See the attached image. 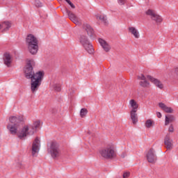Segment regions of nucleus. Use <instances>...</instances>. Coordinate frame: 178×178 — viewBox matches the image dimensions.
Returning <instances> with one entry per match:
<instances>
[{"label": "nucleus", "mask_w": 178, "mask_h": 178, "mask_svg": "<svg viewBox=\"0 0 178 178\" xmlns=\"http://www.w3.org/2000/svg\"><path fill=\"white\" fill-rule=\"evenodd\" d=\"M34 66H35V62L33 60H29L24 68L26 79H31V90L33 93L38 91L44 74L43 71H38L34 73Z\"/></svg>", "instance_id": "1"}, {"label": "nucleus", "mask_w": 178, "mask_h": 178, "mask_svg": "<svg viewBox=\"0 0 178 178\" xmlns=\"http://www.w3.org/2000/svg\"><path fill=\"white\" fill-rule=\"evenodd\" d=\"M10 123L7 125V129L13 136H17L18 129L23 123L24 118L22 116H11L9 118Z\"/></svg>", "instance_id": "2"}, {"label": "nucleus", "mask_w": 178, "mask_h": 178, "mask_svg": "<svg viewBox=\"0 0 178 178\" xmlns=\"http://www.w3.org/2000/svg\"><path fill=\"white\" fill-rule=\"evenodd\" d=\"M26 42L30 54L36 55L37 52H38V39L34 35L29 34L26 36Z\"/></svg>", "instance_id": "3"}, {"label": "nucleus", "mask_w": 178, "mask_h": 178, "mask_svg": "<svg viewBox=\"0 0 178 178\" xmlns=\"http://www.w3.org/2000/svg\"><path fill=\"white\" fill-rule=\"evenodd\" d=\"M47 152L50 154L53 159H56L60 156V149L59 144L56 141H51L50 145L47 147Z\"/></svg>", "instance_id": "4"}, {"label": "nucleus", "mask_w": 178, "mask_h": 178, "mask_svg": "<svg viewBox=\"0 0 178 178\" xmlns=\"http://www.w3.org/2000/svg\"><path fill=\"white\" fill-rule=\"evenodd\" d=\"M34 131H31L30 126L24 125L21 129L17 133V136L19 140H24L27 136H33Z\"/></svg>", "instance_id": "5"}, {"label": "nucleus", "mask_w": 178, "mask_h": 178, "mask_svg": "<svg viewBox=\"0 0 178 178\" xmlns=\"http://www.w3.org/2000/svg\"><path fill=\"white\" fill-rule=\"evenodd\" d=\"M100 154L104 159H113L116 158V152L112 147H106L100 151Z\"/></svg>", "instance_id": "6"}, {"label": "nucleus", "mask_w": 178, "mask_h": 178, "mask_svg": "<svg viewBox=\"0 0 178 178\" xmlns=\"http://www.w3.org/2000/svg\"><path fill=\"white\" fill-rule=\"evenodd\" d=\"M79 40L86 51H87L90 55L94 54V47H92V44L90 41H88L87 36L81 35Z\"/></svg>", "instance_id": "7"}, {"label": "nucleus", "mask_w": 178, "mask_h": 178, "mask_svg": "<svg viewBox=\"0 0 178 178\" xmlns=\"http://www.w3.org/2000/svg\"><path fill=\"white\" fill-rule=\"evenodd\" d=\"M65 12L71 22L74 23L76 26H81V19L79 17L76 16L73 12L70 11L67 8L65 9Z\"/></svg>", "instance_id": "8"}, {"label": "nucleus", "mask_w": 178, "mask_h": 178, "mask_svg": "<svg viewBox=\"0 0 178 178\" xmlns=\"http://www.w3.org/2000/svg\"><path fill=\"white\" fill-rule=\"evenodd\" d=\"M147 159L149 163H154L156 161V154H155V150L154 148L149 149V150L147 153Z\"/></svg>", "instance_id": "9"}, {"label": "nucleus", "mask_w": 178, "mask_h": 178, "mask_svg": "<svg viewBox=\"0 0 178 178\" xmlns=\"http://www.w3.org/2000/svg\"><path fill=\"white\" fill-rule=\"evenodd\" d=\"M146 15L148 16H152V19L156 22V23H162V17L155 14L152 10H148L146 12Z\"/></svg>", "instance_id": "10"}, {"label": "nucleus", "mask_w": 178, "mask_h": 178, "mask_svg": "<svg viewBox=\"0 0 178 178\" xmlns=\"http://www.w3.org/2000/svg\"><path fill=\"white\" fill-rule=\"evenodd\" d=\"M40 151V139L35 138L32 145V155L34 156Z\"/></svg>", "instance_id": "11"}, {"label": "nucleus", "mask_w": 178, "mask_h": 178, "mask_svg": "<svg viewBox=\"0 0 178 178\" xmlns=\"http://www.w3.org/2000/svg\"><path fill=\"white\" fill-rule=\"evenodd\" d=\"M170 139V134H168L164 138V144L167 148V149H173V143Z\"/></svg>", "instance_id": "12"}, {"label": "nucleus", "mask_w": 178, "mask_h": 178, "mask_svg": "<svg viewBox=\"0 0 178 178\" xmlns=\"http://www.w3.org/2000/svg\"><path fill=\"white\" fill-rule=\"evenodd\" d=\"M3 59L4 65H6L7 67H10V65L12 64V56H10V54L8 52L4 53Z\"/></svg>", "instance_id": "13"}, {"label": "nucleus", "mask_w": 178, "mask_h": 178, "mask_svg": "<svg viewBox=\"0 0 178 178\" xmlns=\"http://www.w3.org/2000/svg\"><path fill=\"white\" fill-rule=\"evenodd\" d=\"M83 27L88 33V35H89L90 38L94 39V29L92 27H91V26L88 24H83Z\"/></svg>", "instance_id": "14"}, {"label": "nucleus", "mask_w": 178, "mask_h": 178, "mask_svg": "<svg viewBox=\"0 0 178 178\" xmlns=\"http://www.w3.org/2000/svg\"><path fill=\"white\" fill-rule=\"evenodd\" d=\"M99 43L105 52H109L111 51V45H109V44H108L104 39L99 38Z\"/></svg>", "instance_id": "15"}, {"label": "nucleus", "mask_w": 178, "mask_h": 178, "mask_svg": "<svg viewBox=\"0 0 178 178\" xmlns=\"http://www.w3.org/2000/svg\"><path fill=\"white\" fill-rule=\"evenodd\" d=\"M147 79H149V80H150L152 83H154L156 87L160 88V90H162V88H163V84H162V83L159 80L149 75L147 76Z\"/></svg>", "instance_id": "16"}, {"label": "nucleus", "mask_w": 178, "mask_h": 178, "mask_svg": "<svg viewBox=\"0 0 178 178\" xmlns=\"http://www.w3.org/2000/svg\"><path fill=\"white\" fill-rule=\"evenodd\" d=\"M176 120V118L173 115L168 114L165 115V126H168L170 123H173Z\"/></svg>", "instance_id": "17"}, {"label": "nucleus", "mask_w": 178, "mask_h": 178, "mask_svg": "<svg viewBox=\"0 0 178 178\" xmlns=\"http://www.w3.org/2000/svg\"><path fill=\"white\" fill-rule=\"evenodd\" d=\"M159 106L166 113H173V109L171 107L167 106L165 104L159 103Z\"/></svg>", "instance_id": "18"}, {"label": "nucleus", "mask_w": 178, "mask_h": 178, "mask_svg": "<svg viewBox=\"0 0 178 178\" xmlns=\"http://www.w3.org/2000/svg\"><path fill=\"white\" fill-rule=\"evenodd\" d=\"M1 26V29H3V31H8V30H9V29L10 27H12V22H9V21H6L3 22L1 24H0Z\"/></svg>", "instance_id": "19"}, {"label": "nucleus", "mask_w": 178, "mask_h": 178, "mask_svg": "<svg viewBox=\"0 0 178 178\" xmlns=\"http://www.w3.org/2000/svg\"><path fill=\"white\" fill-rule=\"evenodd\" d=\"M131 119L134 124H136L137 122H138V117H137V111H131Z\"/></svg>", "instance_id": "20"}, {"label": "nucleus", "mask_w": 178, "mask_h": 178, "mask_svg": "<svg viewBox=\"0 0 178 178\" xmlns=\"http://www.w3.org/2000/svg\"><path fill=\"white\" fill-rule=\"evenodd\" d=\"M41 124L40 121H35L33 122V125L30 126L29 128L31 129V131H33V134L35 131L36 129H38Z\"/></svg>", "instance_id": "21"}, {"label": "nucleus", "mask_w": 178, "mask_h": 178, "mask_svg": "<svg viewBox=\"0 0 178 178\" xmlns=\"http://www.w3.org/2000/svg\"><path fill=\"white\" fill-rule=\"evenodd\" d=\"M129 31L133 34V35H134L135 38H140V33H138V31H137V29H136V28L133 26L129 27Z\"/></svg>", "instance_id": "22"}, {"label": "nucleus", "mask_w": 178, "mask_h": 178, "mask_svg": "<svg viewBox=\"0 0 178 178\" xmlns=\"http://www.w3.org/2000/svg\"><path fill=\"white\" fill-rule=\"evenodd\" d=\"M154 124L155 122H154V120L151 119L147 120L145 123V127H147V129H151V127H152V126H154Z\"/></svg>", "instance_id": "23"}, {"label": "nucleus", "mask_w": 178, "mask_h": 178, "mask_svg": "<svg viewBox=\"0 0 178 178\" xmlns=\"http://www.w3.org/2000/svg\"><path fill=\"white\" fill-rule=\"evenodd\" d=\"M129 104L131 106V108H133V109L131 111H136L138 108V104H137V102L135 101L134 99H131L129 102Z\"/></svg>", "instance_id": "24"}, {"label": "nucleus", "mask_w": 178, "mask_h": 178, "mask_svg": "<svg viewBox=\"0 0 178 178\" xmlns=\"http://www.w3.org/2000/svg\"><path fill=\"white\" fill-rule=\"evenodd\" d=\"M97 19H99V20H101V22H103L104 24L106 26L108 24V21L106 19V17L104 15H97Z\"/></svg>", "instance_id": "25"}, {"label": "nucleus", "mask_w": 178, "mask_h": 178, "mask_svg": "<svg viewBox=\"0 0 178 178\" xmlns=\"http://www.w3.org/2000/svg\"><path fill=\"white\" fill-rule=\"evenodd\" d=\"M139 84L141 87H144V88L149 87V82H148L147 79L145 81H140Z\"/></svg>", "instance_id": "26"}, {"label": "nucleus", "mask_w": 178, "mask_h": 178, "mask_svg": "<svg viewBox=\"0 0 178 178\" xmlns=\"http://www.w3.org/2000/svg\"><path fill=\"white\" fill-rule=\"evenodd\" d=\"M88 113L87 108H81L80 111L81 118H85V116Z\"/></svg>", "instance_id": "27"}, {"label": "nucleus", "mask_w": 178, "mask_h": 178, "mask_svg": "<svg viewBox=\"0 0 178 178\" xmlns=\"http://www.w3.org/2000/svg\"><path fill=\"white\" fill-rule=\"evenodd\" d=\"M35 6L36 8H42V6H44V4L40 0H35Z\"/></svg>", "instance_id": "28"}, {"label": "nucleus", "mask_w": 178, "mask_h": 178, "mask_svg": "<svg viewBox=\"0 0 178 178\" xmlns=\"http://www.w3.org/2000/svg\"><path fill=\"white\" fill-rule=\"evenodd\" d=\"M49 111L51 113V115H56V113H58V107H52Z\"/></svg>", "instance_id": "29"}, {"label": "nucleus", "mask_w": 178, "mask_h": 178, "mask_svg": "<svg viewBox=\"0 0 178 178\" xmlns=\"http://www.w3.org/2000/svg\"><path fill=\"white\" fill-rule=\"evenodd\" d=\"M65 2H67V3H68V5H70V6H71V8L72 9H75L76 8V6H74V4H73V3H72V1H70V0H65Z\"/></svg>", "instance_id": "30"}, {"label": "nucleus", "mask_w": 178, "mask_h": 178, "mask_svg": "<svg viewBox=\"0 0 178 178\" xmlns=\"http://www.w3.org/2000/svg\"><path fill=\"white\" fill-rule=\"evenodd\" d=\"M138 80H142V81H144L145 80H147V78L145 77V76H144V74H140V76H138Z\"/></svg>", "instance_id": "31"}, {"label": "nucleus", "mask_w": 178, "mask_h": 178, "mask_svg": "<svg viewBox=\"0 0 178 178\" xmlns=\"http://www.w3.org/2000/svg\"><path fill=\"white\" fill-rule=\"evenodd\" d=\"M130 177V172H125L122 175L123 178H127Z\"/></svg>", "instance_id": "32"}, {"label": "nucleus", "mask_w": 178, "mask_h": 178, "mask_svg": "<svg viewBox=\"0 0 178 178\" xmlns=\"http://www.w3.org/2000/svg\"><path fill=\"white\" fill-rule=\"evenodd\" d=\"M169 133H173L175 131V128L173 127V124H170L168 128Z\"/></svg>", "instance_id": "33"}, {"label": "nucleus", "mask_w": 178, "mask_h": 178, "mask_svg": "<svg viewBox=\"0 0 178 178\" xmlns=\"http://www.w3.org/2000/svg\"><path fill=\"white\" fill-rule=\"evenodd\" d=\"M119 5H124L126 3V0H118Z\"/></svg>", "instance_id": "34"}, {"label": "nucleus", "mask_w": 178, "mask_h": 178, "mask_svg": "<svg viewBox=\"0 0 178 178\" xmlns=\"http://www.w3.org/2000/svg\"><path fill=\"white\" fill-rule=\"evenodd\" d=\"M54 90H55L56 91H58V92L60 91V90H61L60 86H56L54 87Z\"/></svg>", "instance_id": "35"}, {"label": "nucleus", "mask_w": 178, "mask_h": 178, "mask_svg": "<svg viewBox=\"0 0 178 178\" xmlns=\"http://www.w3.org/2000/svg\"><path fill=\"white\" fill-rule=\"evenodd\" d=\"M156 116H157V118L161 119V118H162V114L160 112H157L156 113Z\"/></svg>", "instance_id": "36"}, {"label": "nucleus", "mask_w": 178, "mask_h": 178, "mask_svg": "<svg viewBox=\"0 0 178 178\" xmlns=\"http://www.w3.org/2000/svg\"><path fill=\"white\" fill-rule=\"evenodd\" d=\"M125 156H126V153H122L121 154V158H125Z\"/></svg>", "instance_id": "37"}, {"label": "nucleus", "mask_w": 178, "mask_h": 178, "mask_svg": "<svg viewBox=\"0 0 178 178\" xmlns=\"http://www.w3.org/2000/svg\"><path fill=\"white\" fill-rule=\"evenodd\" d=\"M0 30H1V25H0Z\"/></svg>", "instance_id": "38"}]
</instances>
